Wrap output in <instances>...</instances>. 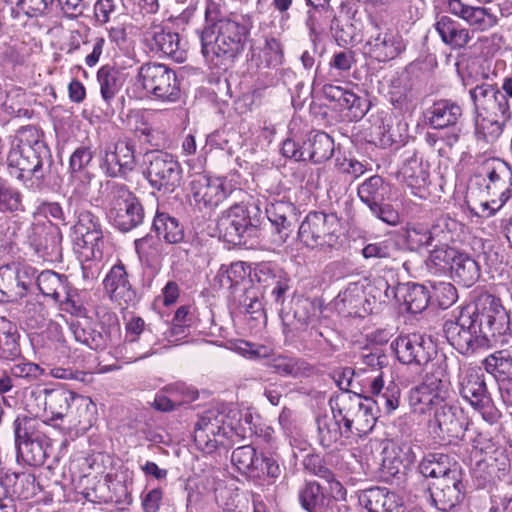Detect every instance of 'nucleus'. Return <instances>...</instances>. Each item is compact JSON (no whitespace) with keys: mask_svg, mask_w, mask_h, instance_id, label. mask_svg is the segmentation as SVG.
<instances>
[{"mask_svg":"<svg viewBox=\"0 0 512 512\" xmlns=\"http://www.w3.org/2000/svg\"><path fill=\"white\" fill-rule=\"evenodd\" d=\"M433 296L439 306L448 308L457 300V291L451 283L440 282L433 286Z\"/></svg>","mask_w":512,"mask_h":512,"instance_id":"obj_61","label":"nucleus"},{"mask_svg":"<svg viewBox=\"0 0 512 512\" xmlns=\"http://www.w3.org/2000/svg\"><path fill=\"white\" fill-rule=\"evenodd\" d=\"M464 21L473 31L486 32L497 25L498 17L487 7L471 6Z\"/></svg>","mask_w":512,"mask_h":512,"instance_id":"obj_48","label":"nucleus"},{"mask_svg":"<svg viewBox=\"0 0 512 512\" xmlns=\"http://www.w3.org/2000/svg\"><path fill=\"white\" fill-rule=\"evenodd\" d=\"M8 373L10 374L12 380L14 379H27L32 380L38 378L42 374V369L39 365L32 363L21 361L19 363H15L10 366L8 369Z\"/></svg>","mask_w":512,"mask_h":512,"instance_id":"obj_59","label":"nucleus"},{"mask_svg":"<svg viewBox=\"0 0 512 512\" xmlns=\"http://www.w3.org/2000/svg\"><path fill=\"white\" fill-rule=\"evenodd\" d=\"M24 211L21 191L0 179V212L16 214Z\"/></svg>","mask_w":512,"mask_h":512,"instance_id":"obj_50","label":"nucleus"},{"mask_svg":"<svg viewBox=\"0 0 512 512\" xmlns=\"http://www.w3.org/2000/svg\"><path fill=\"white\" fill-rule=\"evenodd\" d=\"M485 185L488 199L480 204L482 212L487 211V216L500 210L512 196V169L499 159H494L486 164Z\"/></svg>","mask_w":512,"mask_h":512,"instance_id":"obj_9","label":"nucleus"},{"mask_svg":"<svg viewBox=\"0 0 512 512\" xmlns=\"http://www.w3.org/2000/svg\"><path fill=\"white\" fill-rule=\"evenodd\" d=\"M34 283L44 296L51 297L55 302L65 303L69 300L70 287L66 275L52 270H45L37 275L36 271Z\"/></svg>","mask_w":512,"mask_h":512,"instance_id":"obj_27","label":"nucleus"},{"mask_svg":"<svg viewBox=\"0 0 512 512\" xmlns=\"http://www.w3.org/2000/svg\"><path fill=\"white\" fill-rule=\"evenodd\" d=\"M372 32L364 44L365 54L379 63H386L396 59L406 49V42L402 35L395 29L380 27L373 22Z\"/></svg>","mask_w":512,"mask_h":512,"instance_id":"obj_12","label":"nucleus"},{"mask_svg":"<svg viewBox=\"0 0 512 512\" xmlns=\"http://www.w3.org/2000/svg\"><path fill=\"white\" fill-rule=\"evenodd\" d=\"M68 325L70 332L77 342L93 350L104 346L105 341L101 332L88 319L71 320Z\"/></svg>","mask_w":512,"mask_h":512,"instance_id":"obj_39","label":"nucleus"},{"mask_svg":"<svg viewBox=\"0 0 512 512\" xmlns=\"http://www.w3.org/2000/svg\"><path fill=\"white\" fill-rule=\"evenodd\" d=\"M384 191L383 179L379 176H372L359 186L358 196L362 202L371 208L372 205L378 204V201L383 199Z\"/></svg>","mask_w":512,"mask_h":512,"instance_id":"obj_54","label":"nucleus"},{"mask_svg":"<svg viewBox=\"0 0 512 512\" xmlns=\"http://www.w3.org/2000/svg\"><path fill=\"white\" fill-rule=\"evenodd\" d=\"M31 246L43 261L57 262L62 257L61 234L57 228L50 227L35 233Z\"/></svg>","mask_w":512,"mask_h":512,"instance_id":"obj_28","label":"nucleus"},{"mask_svg":"<svg viewBox=\"0 0 512 512\" xmlns=\"http://www.w3.org/2000/svg\"><path fill=\"white\" fill-rule=\"evenodd\" d=\"M107 218L110 224L120 232L128 231V188L125 185L113 192Z\"/></svg>","mask_w":512,"mask_h":512,"instance_id":"obj_33","label":"nucleus"},{"mask_svg":"<svg viewBox=\"0 0 512 512\" xmlns=\"http://www.w3.org/2000/svg\"><path fill=\"white\" fill-rule=\"evenodd\" d=\"M498 91L499 89L494 85L481 84L470 90V96L476 108L483 110Z\"/></svg>","mask_w":512,"mask_h":512,"instance_id":"obj_63","label":"nucleus"},{"mask_svg":"<svg viewBox=\"0 0 512 512\" xmlns=\"http://www.w3.org/2000/svg\"><path fill=\"white\" fill-rule=\"evenodd\" d=\"M248 430L242 425L239 412L228 414L209 412L196 424L194 442L196 447L206 454H212L221 448H229L247 437Z\"/></svg>","mask_w":512,"mask_h":512,"instance_id":"obj_3","label":"nucleus"},{"mask_svg":"<svg viewBox=\"0 0 512 512\" xmlns=\"http://www.w3.org/2000/svg\"><path fill=\"white\" fill-rule=\"evenodd\" d=\"M127 74L118 68L103 66L97 73L103 100L109 103L126 82Z\"/></svg>","mask_w":512,"mask_h":512,"instance_id":"obj_35","label":"nucleus"},{"mask_svg":"<svg viewBox=\"0 0 512 512\" xmlns=\"http://www.w3.org/2000/svg\"><path fill=\"white\" fill-rule=\"evenodd\" d=\"M40 423L37 419L28 417L26 415H19L13 422V431L15 438V446L44 437L43 433L39 430Z\"/></svg>","mask_w":512,"mask_h":512,"instance_id":"obj_46","label":"nucleus"},{"mask_svg":"<svg viewBox=\"0 0 512 512\" xmlns=\"http://www.w3.org/2000/svg\"><path fill=\"white\" fill-rule=\"evenodd\" d=\"M334 304L340 312L364 317L372 311V302L365 297L363 285L352 283L338 294Z\"/></svg>","mask_w":512,"mask_h":512,"instance_id":"obj_25","label":"nucleus"},{"mask_svg":"<svg viewBox=\"0 0 512 512\" xmlns=\"http://www.w3.org/2000/svg\"><path fill=\"white\" fill-rule=\"evenodd\" d=\"M403 183L414 197L426 200L430 197L429 171L422 161L412 158L400 170Z\"/></svg>","mask_w":512,"mask_h":512,"instance_id":"obj_23","label":"nucleus"},{"mask_svg":"<svg viewBox=\"0 0 512 512\" xmlns=\"http://www.w3.org/2000/svg\"><path fill=\"white\" fill-rule=\"evenodd\" d=\"M72 240L74 250L84 260H101L103 257L104 238L99 218L88 210L77 214L73 226Z\"/></svg>","mask_w":512,"mask_h":512,"instance_id":"obj_7","label":"nucleus"},{"mask_svg":"<svg viewBox=\"0 0 512 512\" xmlns=\"http://www.w3.org/2000/svg\"><path fill=\"white\" fill-rule=\"evenodd\" d=\"M447 397L445 382L441 378L427 376L421 385L411 391L409 403L414 414L426 415L441 406Z\"/></svg>","mask_w":512,"mask_h":512,"instance_id":"obj_17","label":"nucleus"},{"mask_svg":"<svg viewBox=\"0 0 512 512\" xmlns=\"http://www.w3.org/2000/svg\"><path fill=\"white\" fill-rule=\"evenodd\" d=\"M335 409L338 417L344 420L345 430L358 435L366 434L375 425L376 418L372 404L357 395L341 394L335 397Z\"/></svg>","mask_w":512,"mask_h":512,"instance_id":"obj_11","label":"nucleus"},{"mask_svg":"<svg viewBox=\"0 0 512 512\" xmlns=\"http://www.w3.org/2000/svg\"><path fill=\"white\" fill-rule=\"evenodd\" d=\"M434 421L442 436L449 440L463 437L468 427L464 411L457 406L441 405L435 411Z\"/></svg>","mask_w":512,"mask_h":512,"instance_id":"obj_24","label":"nucleus"},{"mask_svg":"<svg viewBox=\"0 0 512 512\" xmlns=\"http://www.w3.org/2000/svg\"><path fill=\"white\" fill-rule=\"evenodd\" d=\"M420 471L424 477H429L433 481L460 472L456 462L444 454H433L426 457L420 464Z\"/></svg>","mask_w":512,"mask_h":512,"instance_id":"obj_36","label":"nucleus"},{"mask_svg":"<svg viewBox=\"0 0 512 512\" xmlns=\"http://www.w3.org/2000/svg\"><path fill=\"white\" fill-rule=\"evenodd\" d=\"M148 180L156 189L172 191L180 184L181 168L177 160L167 153H157L150 159Z\"/></svg>","mask_w":512,"mask_h":512,"instance_id":"obj_18","label":"nucleus"},{"mask_svg":"<svg viewBox=\"0 0 512 512\" xmlns=\"http://www.w3.org/2000/svg\"><path fill=\"white\" fill-rule=\"evenodd\" d=\"M6 164L9 175L25 188L41 190L53 164L42 130L34 125L21 126L11 137Z\"/></svg>","mask_w":512,"mask_h":512,"instance_id":"obj_1","label":"nucleus"},{"mask_svg":"<svg viewBox=\"0 0 512 512\" xmlns=\"http://www.w3.org/2000/svg\"><path fill=\"white\" fill-rule=\"evenodd\" d=\"M21 357L19 334L15 325L0 317V360L16 361Z\"/></svg>","mask_w":512,"mask_h":512,"instance_id":"obj_32","label":"nucleus"},{"mask_svg":"<svg viewBox=\"0 0 512 512\" xmlns=\"http://www.w3.org/2000/svg\"><path fill=\"white\" fill-rule=\"evenodd\" d=\"M332 416H324L318 420V431L321 444L324 447H331L338 443L342 437H349L350 431L345 430L344 420L338 417L335 409V398L330 400Z\"/></svg>","mask_w":512,"mask_h":512,"instance_id":"obj_30","label":"nucleus"},{"mask_svg":"<svg viewBox=\"0 0 512 512\" xmlns=\"http://www.w3.org/2000/svg\"><path fill=\"white\" fill-rule=\"evenodd\" d=\"M137 98L151 97L163 102H174L180 96V84L176 73L161 63L143 64L133 84Z\"/></svg>","mask_w":512,"mask_h":512,"instance_id":"obj_4","label":"nucleus"},{"mask_svg":"<svg viewBox=\"0 0 512 512\" xmlns=\"http://www.w3.org/2000/svg\"><path fill=\"white\" fill-rule=\"evenodd\" d=\"M323 93L328 100L338 103L342 109L353 111L354 117H362L367 111L362 107L359 96L341 86L327 84L323 87Z\"/></svg>","mask_w":512,"mask_h":512,"instance_id":"obj_37","label":"nucleus"},{"mask_svg":"<svg viewBox=\"0 0 512 512\" xmlns=\"http://www.w3.org/2000/svg\"><path fill=\"white\" fill-rule=\"evenodd\" d=\"M128 150V142H120L115 145L114 151L107 152L103 163V168L106 174L111 177H125L127 173L126 160L127 154L124 153Z\"/></svg>","mask_w":512,"mask_h":512,"instance_id":"obj_45","label":"nucleus"},{"mask_svg":"<svg viewBox=\"0 0 512 512\" xmlns=\"http://www.w3.org/2000/svg\"><path fill=\"white\" fill-rule=\"evenodd\" d=\"M458 389L460 395L481 413L484 421L494 424L500 419L501 413L487 393L481 368L467 366L460 368Z\"/></svg>","mask_w":512,"mask_h":512,"instance_id":"obj_6","label":"nucleus"},{"mask_svg":"<svg viewBox=\"0 0 512 512\" xmlns=\"http://www.w3.org/2000/svg\"><path fill=\"white\" fill-rule=\"evenodd\" d=\"M214 6L210 3L206 9L207 23L200 33L201 53L211 67L222 68L243 50L249 32L245 25L233 19L213 20Z\"/></svg>","mask_w":512,"mask_h":512,"instance_id":"obj_2","label":"nucleus"},{"mask_svg":"<svg viewBox=\"0 0 512 512\" xmlns=\"http://www.w3.org/2000/svg\"><path fill=\"white\" fill-rule=\"evenodd\" d=\"M402 298L407 310L412 313L423 311L429 303L430 295L425 286L420 284H406L401 289Z\"/></svg>","mask_w":512,"mask_h":512,"instance_id":"obj_49","label":"nucleus"},{"mask_svg":"<svg viewBox=\"0 0 512 512\" xmlns=\"http://www.w3.org/2000/svg\"><path fill=\"white\" fill-rule=\"evenodd\" d=\"M483 301L485 322L493 331L500 332L506 320V313L500 300L492 295H487Z\"/></svg>","mask_w":512,"mask_h":512,"instance_id":"obj_53","label":"nucleus"},{"mask_svg":"<svg viewBox=\"0 0 512 512\" xmlns=\"http://www.w3.org/2000/svg\"><path fill=\"white\" fill-rule=\"evenodd\" d=\"M36 269L29 265L0 267V302H16L26 296L34 284Z\"/></svg>","mask_w":512,"mask_h":512,"instance_id":"obj_14","label":"nucleus"},{"mask_svg":"<svg viewBox=\"0 0 512 512\" xmlns=\"http://www.w3.org/2000/svg\"><path fill=\"white\" fill-rule=\"evenodd\" d=\"M299 500L307 512L326 511L327 499L318 483H306L299 492Z\"/></svg>","mask_w":512,"mask_h":512,"instance_id":"obj_44","label":"nucleus"},{"mask_svg":"<svg viewBox=\"0 0 512 512\" xmlns=\"http://www.w3.org/2000/svg\"><path fill=\"white\" fill-rule=\"evenodd\" d=\"M478 332L479 327L470 315L461 314L457 320L444 324L447 341L461 354H468L486 344V338Z\"/></svg>","mask_w":512,"mask_h":512,"instance_id":"obj_15","label":"nucleus"},{"mask_svg":"<svg viewBox=\"0 0 512 512\" xmlns=\"http://www.w3.org/2000/svg\"><path fill=\"white\" fill-rule=\"evenodd\" d=\"M153 227L160 237L168 243H177L183 238V230L178 221L164 212H158Z\"/></svg>","mask_w":512,"mask_h":512,"instance_id":"obj_47","label":"nucleus"},{"mask_svg":"<svg viewBox=\"0 0 512 512\" xmlns=\"http://www.w3.org/2000/svg\"><path fill=\"white\" fill-rule=\"evenodd\" d=\"M238 178L237 173L226 176L199 175L190 184L192 197L197 205L215 209L239 188Z\"/></svg>","mask_w":512,"mask_h":512,"instance_id":"obj_8","label":"nucleus"},{"mask_svg":"<svg viewBox=\"0 0 512 512\" xmlns=\"http://www.w3.org/2000/svg\"><path fill=\"white\" fill-rule=\"evenodd\" d=\"M488 115L495 117L502 122H507L511 118V110L509 100L503 96L501 91L490 100L483 109Z\"/></svg>","mask_w":512,"mask_h":512,"instance_id":"obj_58","label":"nucleus"},{"mask_svg":"<svg viewBox=\"0 0 512 512\" xmlns=\"http://www.w3.org/2000/svg\"><path fill=\"white\" fill-rule=\"evenodd\" d=\"M218 229L232 244H246L257 233V226L243 204H235L225 210L218 220Z\"/></svg>","mask_w":512,"mask_h":512,"instance_id":"obj_13","label":"nucleus"},{"mask_svg":"<svg viewBox=\"0 0 512 512\" xmlns=\"http://www.w3.org/2000/svg\"><path fill=\"white\" fill-rule=\"evenodd\" d=\"M29 399L35 403V414H42L45 423L62 421L69 415L73 404L88 406L91 401L64 388H36L30 392Z\"/></svg>","mask_w":512,"mask_h":512,"instance_id":"obj_5","label":"nucleus"},{"mask_svg":"<svg viewBox=\"0 0 512 512\" xmlns=\"http://www.w3.org/2000/svg\"><path fill=\"white\" fill-rule=\"evenodd\" d=\"M145 41L152 51L160 52L176 62H183L186 59L185 49L181 47L177 33L155 26L147 31Z\"/></svg>","mask_w":512,"mask_h":512,"instance_id":"obj_22","label":"nucleus"},{"mask_svg":"<svg viewBox=\"0 0 512 512\" xmlns=\"http://www.w3.org/2000/svg\"><path fill=\"white\" fill-rule=\"evenodd\" d=\"M340 220L335 214L310 212L302 221L299 240L309 248L331 247L338 238Z\"/></svg>","mask_w":512,"mask_h":512,"instance_id":"obj_10","label":"nucleus"},{"mask_svg":"<svg viewBox=\"0 0 512 512\" xmlns=\"http://www.w3.org/2000/svg\"><path fill=\"white\" fill-rule=\"evenodd\" d=\"M49 0H17L16 6L11 7L10 14L19 24H24V17L37 18L46 15L52 9Z\"/></svg>","mask_w":512,"mask_h":512,"instance_id":"obj_42","label":"nucleus"},{"mask_svg":"<svg viewBox=\"0 0 512 512\" xmlns=\"http://www.w3.org/2000/svg\"><path fill=\"white\" fill-rule=\"evenodd\" d=\"M462 115L459 105L449 101L435 103L430 110L429 123L435 129L455 125Z\"/></svg>","mask_w":512,"mask_h":512,"instance_id":"obj_40","label":"nucleus"},{"mask_svg":"<svg viewBox=\"0 0 512 512\" xmlns=\"http://www.w3.org/2000/svg\"><path fill=\"white\" fill-rule=\"evenodd\" d=\"M93 158V152L89 146L80 145L71 154L69 169L72 173L82 171L89 165Z\"/></svg>","mask_w":512,"mask_h":512,"instance_id":"obj_62","label":"nucleus"},{"mask_svg":"<svg viewBox=\"0 0 512 512\" xmlns=\"http://www.w3.org/2000/svg\"><path fill=\"white\" fill-rule=\"evenodd\" d=\"M391 347L397 359L406 365L427 364L436 353L433 342L416 333L398 336Z\"/></svg>","mask_w":512,"mask_h":512,"instance_id":"obj_16","label":"nucleus"},{"mask_svg":"<svg viewBox=\"0 0 512 512\" xmlns=\"http://www.w3.org/2000/svg\"><path fill=\"white\" fill-rule=\"evenodd\" d=\"M435 29L442 42L453 50H460L467 46L472 36L469 29L448 16H442L435 24Z\"/></svg>","mask_w":512,"mask_h":512,"instance_id":"obj_29","label":"nucleus"},{"mask_svg":"<svg viewBox=\"0 0 512 512\" xmlns=\"http://www.w3.org/2000/svg\"><path fill=\"white\" fill-rule=\"evenodd\" d=\"M504 123L490 115L483 116L478 113L475 118L476 137L486 142H493L501 135Z\"/></svg>","mask_w":512,"mask_h":512,"instance_id":"obj_52","label":"nucleus"},{"mask_svg":"<svg viewBox=\"0 0 512 512\" xmlns=\"http://www.w3.org/2000/svg\"><path fill=\"white\" fill-rule=\"evenodd\" d=\"M415 454L412 447L404 442L386 440L382 450V469L390 476L399 474L413 464Z\"/></svg>","mask_w":512,"mask_h":512,"instance_id":"obj_21","label":"nucleus"},{"mask_svg":"<svg viewBox=\"0 0 512 512\" xmlns=\"http://www.w3.org/2000/svg\"><path fill=\"white\" fill-rule=\"evenodd\" d=\"M485 365L490 372L509 374L512 371V358L505 351H498L485 359Z\"/></svg>","mask_w":512,"mask_h":512,"instance_id":"obj_60","label":"nucleus"},{"mask_svg":"<svg viewBox=\"0 0 512 512\" xmlns=\"http://www.w3.org/2000/svg\"><path fill=\"white\" fill-rule=\"evenodd\" d=\"M397 252V244L393 238H385L367 244L362 254L365 258H392Z\"/></svg>","mask_w":512,"mask_h":512,"instance_id":"obj_56","label":"nucleus"},{"mask_svg":"<svg viewBox=\"0 0 512 512\" xmlns=\"http://www.w3.org/2000/svg\"><path fill=\"white\" fill-rule=\"evenodd\" d=\"M306 160L321 163L331 158L334 152V141L325 132H318L304 142Z\"/></svg>","mask_w":512,"mask_h":512,"instance_id":"obj_38","label":"nucleus"},{"mask_svg":"<svg viewBox=\"0 0 512 512\" xmlns=\"http://www.w3.org/2000/svg\"><path fill=\"white\" fill-rule=\"evenodd\" d=\"M407 247L414 251L428 245L432 241L429 229L421 223H408L404 229Z\"/></svg>","mask_w":512,"mask_h":512,"instance_id":"obj_55","label":"nucleus"},{"mask_svg":"<svg viewBox=\"0 0 512 512\" xmlns=\"http://www.w3.org/2000/svg\"><path fill=\"white\" fill-rule=\"evenodd\" d=\"M250 275V267L247 263L238 261L227 267H222L218 273L222 287L231 289L243 283Z\"/></svg>","mask_w":512,"mask_h":512,"instance_id":"obj_51","label":"nucleus"},{"mask_svg":"<svg viewBox=\"0 0 512 512\" xmlns=\"http://www.w3.org/2000/svg\"><path fill=\"white\" fill-rule=\"evenodd\" d=\"M232 464L243 474L260 477V460L256 450L250 445L236 448L231 455Z\"/></svg>","mask_w":512,"mask_h":512,"instance_id":"obj_41","label":"nucleus"},{"mask_svg":"<svg viewBox=\"0 0 512 512\" xmlns=\"http://www.w3.org/2000/svg\"><path fill=\"white\" fill-rule=\"evenodd\" d=\"M103 286L110 300L124 311L128 303V272L122 261L118 260L111 267L103 280Z\"/></svg>","mask_w":512,"mask_h":512,"instance_id":"obj_26","label":"nucleus"},{"mask_svg":"<svg viewBox=\"0 0 512 512\" xmlns=\"http://www.w3.org/2000/svg\"><path fill=\"white\" fill-rule=\"evenodd\" d=\"M359 502L368 512H410L401 497L383 487L364 490Z\"/></svg>","mask_w":512,"mask_h":512,"instance_id":"obj_20","label":"nucleus"},{"mask_svg":"<svg viewBox=\"0 0 512 512\" xmlns=\"http://www.w3.org/2000/svg\"><path fill=\"white\" fill-rule=\"evenodd\" d=\"M429 490L438 510L447 511L454 508L462 497L460 472L450 474L447 478L432 481Z\"/></svg>","mask_w":512,"mask_h":512,"instance_id":"obj_19","label":"nucleus"},{"mask_svg":"<svg viewBox=\"0 0 512 512\" xmlns=\"http://www.w3.org/2000/svg\"><path fill=\"white\" fill-rule=\"evenodd\" d=\"M295 207L284 201H278L267 208V215L270 222L276 227L281 241H286L292 231V218Z\"/></svg>","mask_w":512,"mask_h":512,"instance_id":"obj_34","label":"nucleus"},{"mask_svg":"<svg viewBox=\"0 0 512 512\" xmlns=\"http://www.w3.org/2000/svg\"><path fill=\"white\" fill-rule=\"evenodd\" d=\"M450 275L457 284L471 287L480 277V267L470 255L459 251L453 265L450 266Z\"/></svg>","mask_w":512,"mask_h":512,"instance_id":"obj_31","label":"nucleus"},{"mask_svg":"<svg viewBox=\"0 0 512 512\" xmlns=\"http://www.w3.org/2000/svg\"><path fill=\"white\" fill-rule=\"evenodd\" d=\"M135 249L141 261L149 262L158 254L157 240L152 236L135 240Z\"/></svg>","mask_w":512,"mask_h":512,"instance_id":"obj_64","label":"nucleus"},{"mask_svg":"<svg viewBox=\"0 0 512 512\" xmlns=\"http://www.w3.org/2000/svg\"><path fill=\"white\" fill-rule=\"evenodd\" d=\"M458 252L455 248L448 246L436 247L431 251L428 262L435 267L436 271L450 270Z\"/></svg>","mask_w":512,"mask_h":512,"instance_id":"obj_57","label":"nucleus"},{"mask_svg":"<svg viewBox=\"0 0 512 512\" xmlns=\"http://www.w3.org/2000/svg\"><path fill=\"white\" fill-rule=\"evenodd\" d=\"M45 444V437L22 442V444L16 446L17 458L30 466H41L47 458Z\"/></svg>","mask_w":512,"mask_h":512,"instance_id":"obj_43","label":"nucleus"}]
</instances>
